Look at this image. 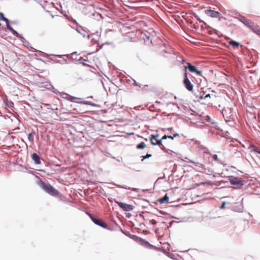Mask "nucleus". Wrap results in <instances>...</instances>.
I'll list each match as a JSON object with an SVG mask.
<instances>
[{
	"instance_id": "obj_23",
	"label": "nucleus",
	"mask_w": 260,
	"mask_h": 260,
	"mask_svg": "<svg viewBox=\"0 0 260 260\" xmlns=\"http://www.w3.org/2000/svg\"><path fill=\"white\" fill-rule=\"evenodd\" d=\"M158 137H159V135L158 134L154 135H152L150 139H153V140H155Z\"/></svg>"
},
{
	"instance_id": "obj_27",
	"label": "nucleus",
	"mask_w": 260,
	"mask_h": 260,
	"mask_svg": "<svg viewBox=\"0 0 260 260\" xmlns=\"http://www.w3.org/2000/svg\"><path fill=\"white\" fill-rule=\"evenodd\" d=\"M212 158H213V159L215 161H218V156L216 154H214L213 156H212Z\"/></svg>"
},
{
	"instance_id": "obj_6",
	"label": "nucleus",
	"mask_w": 260,
	"mask_h": 260,
	"mask_svg": "<svg viewBox=\"0 0 260 260\" xmlns=\"http://www.w3.org/2000/svg\"><path fill=\"white\" fill-rule=\"evenodd\" d=\"M89 216H90V219L96 225H98L101 227H103L104 228H106L107 227V224L104 222L102 220L97 219L95 217H94L91 214H88Z\"/></svg>"
},
{
	"instance_id": "obj_48",
	"label": "nucleus",
	"mask_w": 260,
	"mask_h": 260,
	"mask_svg": "<svg viewBox=\"0 0 260 260\" xmlns=\"http://www.w3.org/2000/svg\"><path fill=\"white\" fill-rule=\"evenodd\" d=\"M132 190H136V189H135V188H133V189H132Z\"/></svg>"
},
{
	"instance_id": "obj_17",
	"label": "nucleus",
	"mask_w": 260,
	"mask_h": 260,
	"mask_svg": "<svg viewBox=\"0 0 260 260\" xmlns=\"http://www.w3.org/2000/svg\"><path fill=\"white\" fill-rule=\"evenodd\" d=\"M146 144L144 142H141L137 145V148L139 149H144L146 147Z\"/></svg>"
},
{
	"instance_id": "obj_40",
	"label": "nucleus",
	"mask_w": 260,
	"mask_h": 260,
	"mask_svg": "<svg viewBox=\"0 0 260 260\" xmlns=\"http://www.w3.org/2000/svg\"><path fill=\"white\" fill-rule=\"evenodd\" d=\"M182 18L184 19V20L185 21H188V20H187V19H186V17H182Z\"/></svg>"
},
{
	"instance_id": "obj_9",
	"label": "nucleus",
	"mask_w": 260,
	"mask_h": 260,
	"mask_svg": "<svg viewBox=\"0 0 260 260\" xmlns=\"http://www.w3.org/2000/svg\"><path fill=\"white\" fill-rule=\"evenodd\" d=\"M31 157L36 164L39 165L41 164L40 157L37 154L33 153Z\"/></svg>"
},
{
	"instance_id": "obj_43",
	"label": "nucleus",
	"mask_w": 260,
	"mask_h": 260,
	"mask_svg": "<svg viewBox=\"0 0 260 260\" xmlns=\"http://www.w3.org/2000/svg\"><path fill=\"white\" fill-rule=\"evenodd\" d=\"M0 16L1 17L4 16V14L0 12Z\"/></svg>"
},
{
	"instance_id": "obj_35",
	"label": "nucleus",
	"mask_w": 260,
	"mask_h": 260,
	"mask_svg": "<svg viewBox=\"0 0 260 260\" xmlns=\"http://www.w3.org/2000/svg\"><path fill=\"white\" fill-rule=\"evenodd\" d=\"M150 222L151 223V224H153V225H154V224H156V221L155 220H154V219L150 221Z\"/></svg>"
},
{
	"instance_id": "obj_32",
	"label": "nucleus",
	"mask_w": 260,
	"mask_h": 260,
	"mask_svg": "<svg viewBox=\"0 0 260 260\" xmlns=\"http://www.w3.org/2000/svg\"><path fill=\"white\" fill-rule=\"evenodd\" d=\"M168 135H164V136L162 137L161 139L160 140H161V142L163 140H165V139H166L167 138H168Z\"/></svg>"
},
{
	"instance_id": "obj_42",
	"label": "nucleus",
	"mask_w": 260,
	"mask_h": 260,
	"mask_svg": "<svg viewBox=\"0 0 260 260\" xmlns=\"http://www.w3.org/2000/svg\"><path fill=\"white\" fill-rule=\"evenodd\" d=\"M87 38L88 39H89L90 38V35H88L87 36Z\"/></svg>"
},
{
	"instance_id": "obj_45",
	"label": "nucleus",
	"mask_w": 260,
	"mask_h": 260,
	"mask_svg": "<svg viewBox=\"0 0 260 260\" xmlns=\"http://www.w3.org/2000/svg\"><path fill=\"white\" fill-rule=\"evenodd\" d=\"M136 86L141 87L140 85L137 83Z\"/></svg>"
},
{
	"instance_id": "obj_29",
	"label": "nucleus",
	"mask_w": 260,
	"mask_h": 260,
	"mask_svg": "<svg viewBox=\"0 0 260 260\" xmlns=\"http://www.w3.org/2000/svg\"><path fill=\"white\" fill-rule=\"evenodd\" d=\"M60 95L63 98V97H67V95H69L68 94L65 92L59 93Z\"/></svg>"
},
{
	"instance_id": "obj_51",
	"label": "nucleus",
	"mask_w": 260,
	"mask_h": 260,
	"mask_svg": "<svg viewBox=\"0 0 260 260\" xmlns=\"http://www.w3.org/2000/svg\"><path fill=\"white\" fill-rule=\"evenodd\" d=\"M184 61H185L184 60H183L182 61V63H183Z\"/></svg>"
},
{
	"instance_id": "obj_8",
	"label": "nucleus",
	"mask_w": 260,
	"mask_h": 260,
	"mask_svg": "<svg viewBox=\"0 0 260 260\" xmlns=\"http://www.w3.org/2000/svg\"><path fill=\"white\" fill-rule=\"evenodd\" d=\"M205 12L206 15L208 16H217L220 15V13L218 11H215L212 10H206Z\"/></svg>"
},
{
	"instance_id": "obj_2",
	"label": "nucleus",
	"mask_w": 260,
	"mask_h": 260,
	"mask_svg": "<svg viewBox=\"0 0 260 260\" xmlns=\"http://www.w3.org/2000/svg\"><path fill=\"white\" fill-rule=\"evenodd\" d=\"M40 186L45 191L51 196H57L59 194V191H58L49 183H46L43 181H41L40 183Z\"/></svg>"
},
{
	"instance_id": "obj_10",
	"label": "nucleus",
	"mask_w": 260,
	"mask_h": 260,
	"mask_svg": "<svg viewBox=\"0 0 260 260\" xmlns=\"http://www.w3.org/2000/svg\"><path fill=\"white\" fill-rule=\"evenodd\" d=\"M184 69L185 70L188 69L189 71L191 73L197 71V68L189 62L187 63V66H185Z\"/></svg>"
},
{
	"instance_id": "obj_38",
	"label": "nucleus",
	"mask_w": 260,
	"mask_h": 260,
	"mask_svg": "<svg viewBox=\"0 0 260 260\" xmlns=\"http://www.w3.org/2000/svg\"><path fill=\"white\" fill-rule=\"evenodd\" d=\"M133 81H134V84L135 85H136L138 83L135 80L133 79Z\"/></svg>"
},
{
	"instance_id": "obj_44",
	"label": "nucleus",
	"mask_w": 260,
	"mask_h": 260,
	"mask_svg": "<svg viewBox=\"0 0 260 260\" xmlns=\"http://www.w3.org/2000/svg\"><path fill=\"white\" fill-rule=\"evenodd\" d=\"M54 92L55 93H60L58 91H56V90L54 91Z\"/></svg>"
},
{
	"instance_id": "obj_33",
	"label": "nucleus",
	"mask_w": 260,
	"mask_h": 260,
	"mask_svg": "<svg viewBox=\"0 0 260 260\" xmlns=\"http://www.w3.org/2000/svg\"><path fill=\"white\" fill-rule=\"evenodd\" d=\"M142 241H143V243L145 244V246L149 245V243L147 241H146L144 240H143Z\"/></svg>"
},
{
	"instance_id": "obj_37",
	"label": "nucleus",
	"mask_w": 260,
	"mask_h": 260,
	"mask_svg": "<svg viewBox=\"0 0 260 260\" xmlns=\"http://www.w3.org/2000/svg\"><path fill=\"white\" fill-rule=\"evenodd\" d=\"M210 94H206L204 97V99H206L207 98H210Z\"/></svg>"
},
{
	"instance_id": "obj_28",
	"label": "nucleus",
	"mask_w": 260,
	"mask_h": 260,
	"mask_svg": "<svg viewBox=\"0 0 260 260\" xmlns=\"http://www.w3.org/2000/svg\"><path fill=\"white\" fill-rule=\"evenodd\" d=\"M191 162L193 163V164H196V166H198V167H202V166H203V165L200 164V163H199V162H195L192 161H191Z\"/></svg>"
},
{
	"instance_id": "obj_3",
	"label": "nucleus",
	"mask_w": 260,
	"mask_h": 260,
	"mask_svg": "<svg viewBox=\"0 0 260 260\" xmlns=\"http://www.w3.org/2000/svg\"><path fill=\"white\" fill-rule=\"evenodd\" d=\"M229 181L232 185L243 186L244 185V181L239 177H235L233 176L228 177Z\"/></svg>"
},
{
	"instance_id": "obj_39",
	"label": "nucleus",
	"mask_w": 260,
	"mask_h": 260,
	"mask_svg": "<svg viewBox=\"0 0 260 260\" xmlns=\"http://www.w3.org/2000/svg\"><path fill=\"white\" fill-rule=\"evenodd\" d=\"M31 135H32V134H31V133H30V134H29L28 135V138L29 139H30V138H31Z\"/></svg>"
},
{
	"instance_id": "obj_26",
	"label": "nucleus",
	"mask_w": 260,
	"mask_h": 260,
	"mask_svg": "<svg viewBox=\"0 0 260 260\" xmlns=\"http://www.w3.org/2000/svg\"><path fill=\"white\" fill-rule=\"evenodd\" d=\"M194 73H196L198 76H202V72L201 71H199L197 69V71H194Z\"/></svg>"
},
{
	"instance_id": "obj_25",
	"label": "nucleus",
	"mask_w": 260,
	"mask_h": 260,
	"mask_svg": "<svg viewBox=\"0 0 260 260\" xmlns=\"http://www.w3.org/2000/svg\"><path fill=\"white\" fill-rule=\"evenodd\" d=\"M173 18L178 23H180V17H173Z\"/></svg>"
},
{
	"instance_id": "obj_30",
	"label": "nucleus",
	"mask_w": 260,
	"mask_h": 260,
	"mask_svg": "<svg viewBox=\"0 0 260 260\" xmlns=\"http://www.w3.org/2000/svg\"><path fill=\"white\" fill-rule=\"evenodd\" d=\"M83 103L84 104H85V105H93L90 102H89V101H84L83 102Z\"/></svg>"
},
{
	"instance_id": "obj_34",
	"label": "nucleus",
	"mask_w": 260,
	"mask_h": 260,
	"mask_svg": "<svg viewBox=\"0 0 260 260\" xmlns=\"http://www.w3.org/2000/svg\"><path fill=\"white\" fill-rule=\"evenodd\" d=\"M54 55L55 56H57L58 57H60V58H61V57H62L64 56H68V55H67H67Z\"/></svg>"
},
{
	"instance_id": "obj_12",
	"label": "nucleus",
	"mask_w": 260,
	"mask_h": 260,
	"mask_svg": "<svg viewBox=\"0 0 260 260\" xmlns=\"http://www.w3.org/2000/svg\"><path fill=\"white\" fill-rule=\"evenodd\" d=\"M229 44L235 47H237L240 45V43L238 42L231 40L230 38H229Z\"/></svg>"
},
{
	"instance_id": "obj_15",
	"label": "nucleus",
	"mask_w": 260,
	"mask_h": 260,
	"mask_svg": "<svg viewBox=\"0 0 260 260\" xmlns=\"http://www.w3.org/2000/svg\"><path fill=\"white\" fill-rule=\"evenodd\" d=\"M45 105L47 107V109H51L52 110H58L57 107L56 105H51L50 104H45Z\"/></svg>"
},
{
	"instance_id": "obj_13",
	"label": "nucleus",
	"mask_w": 260,
	"mask_h": 260,
	"mask_svg": "<svg viewBox=\"0 0 260 260\" xmlns=\"http://www.w3.org/2000/svg\"><path fill=\"white\" fill-rule=\"evenodd\" d=\"M150 142L152 145H159V144H161V140H157L155 139V140H153L152 139H150Z\"/></svg>"
},
{
	"instance_id": "obj_47",
	"label": "nucleus",
	"mask_w": 260,
	"mask_h": 260,
	"mask_svg": "<svg viewBox=\"0 0 260 260\" xmlns=\"http://www.w3.org/2000/svg\"><path fill=\"white\" fill-rule=\"evenodd\" d=\"M200 99H204V98H203L202 96H200Z\"/></svg>"
},
{
	"instance_id": "obj_50",
	"label": "nucleus",
	"mask_w": 260,
	"mask_h": 260,
	"mask_svg": "<svg viewBox=\"0 0 260 260\" xmlns=\"http://www.w3.org/2000/svg\"><path fill=\"white\" fill-rule=\"evenodd\" d=\"M226 24L228 26H229V23H226Z\"/></svg>"
},
{
	"instance_id": "obj_11",
	"label": "nucleus",
	"mask_w": 260,
	"mask_h": 260,
	"mask_svg": "<svg viewBox=\"0 0 260 260\" xmlns=\"http://www.w3.org/2000/svg\"><path fill=\"white\" fill-rule=\"evenodd\" d=\"M168 201H169V197H168L167 194H166L164 197L158 200V201L160 204H164L166 202H168Z\"/></svg>"
},
{
	"instance_id": "obj_16",
	"label": "nucleus",
	"mask_w": 260,
	"mask_h": 260,
	"mask_svg": "<svg viewBox=\"0 0 260 260\" xmlns=\"http://www.w3.org/2000/svg\"><path fill=\"white\" fill-rule=\"evenodd\" d=\"M77 31L80 33L83 37L86 36V31L82 28L77 29Z\"/></svg>"
},
{
	"instance_id": "obj_18",
	"label": "nucleus",
	"mask_w": 260,
	"mask_h": 260,
	"mask_svg": "<svg viewBox=\"0 0 260 260\" xmlns=\"http://www.w3.org/2000/svg\"><path fill=\"white\" fill-rule=\"evenodd\" d=\"M0 20L6 22L7 27L8 29V26H10L8 19L6 17H0Z\"/></svg>"
},
{
	"instance_id": "obj_19",
	"label": "nucleus",
	"mask_w": 260,
	"mask_h": 260,
	"mask_svg": "<svg viewBox=\"0 0 260 260\" xmlns=\"http://www.w3.org/2000/svg\"><path fill=\"white\" fill-rule=\"evenodd\" d=\"M160 148L165 152H168V149L164 146V145L161 143V144L159 145Z\"/></svg>"
},
{
	"instance_id": "obj_1",
	"label": "nucleus",
	"mask_w": 260,
	"mask_h": 260,
	"mask_svg": "<svg viewBox=\"0 0 260 260\" xmlns=\"http://www.w3.org/2000/svg\"><path fill=\"white\" fill-rule=\"evenodd\" d=\"M238 20L246 26L250 28L254 33L260 36V27L255 25L248 17H237Z\"/></svg>"
},
{
	"instance_id": "obj_31",
	"label": "nucleus",
	"mask_w": 260,
	"mask_h": 260,
	"mask_svg": "<svg viewBox=\"0 0 260 260\" xmlns=\"http://www.w3.org/2000/svg\"><path fill=\"white\" fill-rule=\"evenodd\" d=\"M60 63L62 64L67 63V60L66 59H63L62 60H61Z\"/></svg>"
},
{
	"instance_id": "obj_21",
	"label": "nucleus",
	"mask_w": 260,
	"mask_h": 260,
	"mask_svg": "<svg viewBox=\"0 0 260 260\" xmlns=\"http://www.w3.org/2000/svg\"><path fill=\"white\" fill-rule=\"evenodd\" d=\"M116 186L118 188H124L126 189H130V187H128L127 186H122L120 185H116Z\"/></svg>"
},
{
	"instance_id": "obj_22",
	"label": "nucleus",
	"mask_w": 260,
	"mask_h": 260,
	"mask_svg": "<svg viewBox=\"0 0 260 260\" xmlns=\"http://www.w3.org/2000/svg\"><path fill=\"white\" fill-rule=\"evenodd\" d=\"M151 156V154H147L145 156H142L143 158L142 159V161H143L144 159L149 158Z\"/></svg>"
},
{
	"instance_id": "obj_4",
	"label": "nucleus",
	"mask_w": 260,
	"mask_h": 260,
	"mask_svg": "<svg viewBox=\"0 0 260 260\" xmlns=\"http://www.w3.org/2000/svg\"><path fill=\"white\" fill-rule=\"evenodd\" d=\"M115 202L124 211H131L134 209V206L132 205L127 204L125 203L120 202L116 201Z\"/></svg>"
},
{
	"instance_id": "obj_14",
	"label": "nucleus",
	"mask_w": 260,
	"mask_h": 260,
	"mask_svg": "<svg viewBox=\"0 0 260 260\" xmlns=\"http://www.w3.org/2000/svg\"><path fill=\"white\" fill-rule=\"evenodd\" d=\"M63 99H65L72 102H76L75 100L77 99L76 98L70 95H67V97H63Z\"/></svg>"
},
{
	"instance_id": "obj_20",
	"label": "nucleus",
	"mask_w": 260,
	"mask_h": 260,
	"mask_svg": "<svg viewBox=\"0 0 260 260\" xmlns=\"http://www.w3.org/2000/svg\"><path fill=\"white\" fill-rule=\"evenodd\" d=\"M251 147L253 148V150L254 152H256L260 154V148H259L255 146H252Z\"/></svg>"
},
{
	"instance_id": "obj_46",
	"label": "nucleus",
	"mask_w": 260,
	"mask_h": 260,
	"mask_svg": "<svg viewBox=\"0 0 260 260\" xmlns=\"http://www.w3.org/2000/svg\"><path fill=\"white\" fill-rule=\"evenodd\" d=\"M123 25H125L126 27H129V26H126V24H124Z\"/></svg>"
},
{
	"instance_id": "obj_7",
	"label": "nucleus",
	"mask_w": 260,
	"mask_h": 260,
	"mask_svg": "<svg viewBox=\"0 0 260 260\" xmlns=\"http://www.w3.org/2000/svg\"><path fill=\"white\" fill-rule=\"evenodd\" d=\"M8 29L12 32L13 35L20 39L22 42H24L25 39L21 35L19 34L16 30H15L11 26H8Z\"/></svg>"
},
{
	"instance_id": "obj_41",
	"label": "nucleus",
	"mask_w": 260,
	"mask_h": 260,
	"mask_svg": "<svg viewBox=\"0 0 260 260\" xmlns=\"http://www.w3.org/2000/svg\"><path fill=\"white\" fill-rule=\"evenodd\" d=\"M208 172H209V173H213V171H212V170H208Z\"/></svg>"
},
{
	"instance_id": "obj_49",
	"label": "nucleus",
	"mask_w": 260,
	"mask_h": 260,
	"mask_svg": "<svg viewBox=\"0 0 260 260\" xmlns=\"http://www.w3.org/2000/svg\"><path fill=\"white\" fill-rule=\"evenodd\" d=\"M223 18H224V20H226V17H223Z\"/></svg>"
},
{
	"instance_id": "obj_36",
	"label": "nucleus",
	"mask_w": 260,
	"mask_h": 260,
	"mask_svg": "<svg viewBox=\"0 0 260 260\" xmlns=\"http://www.w3.org/2000/svg\"><path fill=\"white\" fill-rule=\"evenodd\" d=\"M225 204V202H222V205L220 206L221 209H223L224 208Z\"/></svg>"
},
{
	"instance_id": "obj_5",
	"label": "nucleus",
	"mask_w": 260,
	"mask_h": 260,
	"mask_svg": "<svg viewBox=\"0 0 260 260\" xmlns=\"http://www.w3.org/2000/svg\"><path fill=\"white\" fill-rule=\"evenodd\" d=\"M183 83L185 87V88L188 90V91H192L193 89V84L190 82L189 81L188 77L187 74L186 73H184V78L183 80Z\"/></svg>"
},
{
	"instance_id": "obj_24",
	"label": "nucleus",
	"mask_w": 260,
	"mask_h": 260,
	"mask_svg": "<svg viewBox=\"0 0 260 260\" xmlns=\"http://www.w3.org/2000/svg\"><path fill=\"white\" fill-rule=\"evenodd\" d=\"M178 135L179 134L177 133L174 134L173 136L168 135V138H170L171 139L173 140L175 137L178 136Z\"/></svg>"
}]
</instances>
